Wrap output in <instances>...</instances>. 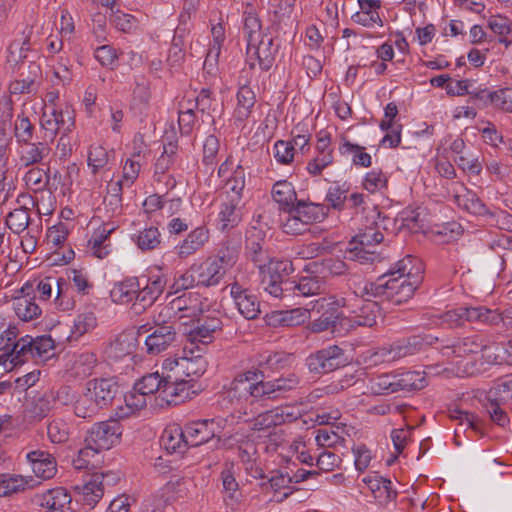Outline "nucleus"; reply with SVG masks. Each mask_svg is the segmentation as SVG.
Segmentation results:
<instances>
[{"label": "nucleus", "mask_w": 512, "mask_h": 512, "mask_svg": "<svg viewBox=\"0 0 512 512\" xmlns=\"http://www.w3.org/2000/svg\"><path fill=\"white\" fill-rule=\"evenodd\" d=\"M356 285L358 281L350 286L352 294L346 297H333V301L329 303L334 308L341 309L339 319L343 320L345 333L357 326L372 327L382 315L379 304L372 301V297L355 292Z\"/></svg>", "instance_id": "1"}, {"label": "nucleus", "mask_w": 512, "mask_h": 512, "mask_svg": "<svg viewBox=\"0 0 512 512\" xmlns=\"http://www.w3.org/2000/svg\"><path fill=\"white\" fill-rule=\"evenodd\" d=\"M417 273L418 271L412 276V280L399 278L385 280L387 275L379 277L376 282L358 280L355 292L363 296L386 298L395 304H402L414 295L415 290L421 283V281H418Z\"/></svg>", "instance_id": "2"}, {"label": "nucleus", "mask_w": 512, "mask_h": 512, "mask_svg": "<svg viewBox=\"0 0 512 512\" xmlns=\"http://www.w3.org/2000/svg\"><path fill=\"white\" fill-rule=\"evenodd\" d=\"M238 253L234 248H221L216 255L207 257L199 264H193L199 286L218 285L227 271L236 263Z\"/></svg>", "instance_id": "3"}, {"label": "nucleus", "mask_w": 512, "mask_h": 512, "mask_svg": "<svg viewBox=\"0 0 512 512\" xmlns=\"http://www.w3.org/2000/svg\"><path fill=\"white\" fill-rule=\"evenodd\" d=\"M207 362L201 354L193 355L192 350L184 347L182 355H175L163 360L161 369L167 378L175 381L191 380L200 377L206 371Z\"/></svg>", "instance_id": "4"}, {"label": "nucleus", "mask_w": 512, "mask_h": 512, "mask_svg": "<svg viewBox=\"0 0 512 512\" xmlns=\"http://www.w3.org/2000/svg\"><path fill=\"white\" fill-rule=\"evenodd\" d=\"M261 276V286L276 298L290 296L291 283L288 276L293 272L292 262L288 259H271L268 264L258 265Z\"/></svg>", "instance_id": "5"}, {"label": "nucleus", "mask_w": 512, "mask_h": 512, "mask_svg": "<svg viewBox=\"0 0 512 512\" xmlns=\"http://www.w3.org/2000/svg\"><path fill=\"white\" fill-rule=\"evenodd\" d=\"M263 378L262 370H247L238 374L231 382L227 397L240 409L244 402L252 403L253 400L266 399Z\"/></svg>", "instance_id": "6"}, {"label": "nucleus", "mask_w": 512, "mask_h": 512, "mask_svg": "<svg viewBox=\"0 0 512 512\" xmlns=\"http://www.w3.org/2000/svg\"><path fill=\"white\" fill-rule=\"evenodd\" d=\"M282 230L289 235H300L309 230V226L324 217V208L320 204L300 200L296 206L283 211Z\"/></svg>", "instance_id": "7"}, {"label": "nucleus", "mask_w": 512, "mask_h": 512, "mask_svg": "<svg viewBox=\"0 0 512 512\" xmlns=\"http://www.w3.org/2000/svg\"><path fill=\"white\" fill-rule=\"evenodd\" d=\"M54 340L50 335H42L36 338L26 335L17 340L14 345L15 359L18 363H25L30 359L45 361L54 355Z\"/></svg>", "instance_id": "8"}, {"label": "nucleus", "mask_w": 512, "mask_h": 512, "mask_svg": "<svg viewBox=\"0 0 512 512\" xmlns=\"http://www.w3.org/2000/svg\"><path fill=\"white\" fill-rule=\"evenodd\" d=\"M150 332L145 340V351L150 356L159 355L173 347L178 340L176 326L170 322L156 323L155 326L146 329L141 326L139 332Z\"/></svg>", "instance_id": "9"}, {"label": "nucleus", "mask_w": 512, "mask_h": 512, "mask_svg": "<svg viewBox=\"0 0 512 512\" xmlns=\"http://www.w3.org/2000/svg\"><path fill=\"white\" fill-rule=\"evenodd\" d=\"M122 425L114 419L94 423L87 432L85 443L96 449L108 450L120 442Z\"/></svg>", "instance_id": "10"}, {"label": "nucleus", "mask_w": 512, "mask_h": 512, "mask_svg": "<svg viewBox=\"0 0 512 512\" xmlns=\"http://www.w3.org/2000/svg\"><path fill=\"white\" fill-rule=\"evenodd\" d=\"M278 46L274 44L271 35L266 34L256 41L247 43V61L251 68L256 66V62L262 71H268L274 64L275 55Z\"/></svg>", "instance_id": "11"}, {"label": "nucleus", "mask_w": 512, "mask_h": 512, "mask_svg": "<svg viewBox=\"0 0 512 512\" xmlns=\"http://www.w3.org/2000/svg\"><path fill=\"white\" fill-rule=\"evenodd\" d=\"M347 363L344 351L337 345H332L317 351L307 358V365L311 372L325 374L332 372Z\"/></svg>", "instance_id": "12"}, {"label": "nucleus", "mask_w": 512, "mask_h": 512, "mask_svg": "<svg viewBox=\"0 0 512 512\" xmlns=\"http://www.w3.org/2000/svg\"><path fill=\"white\" fill-rule=\"evenodd\" d=\"M437 347L443 357H463L477 353L484 348V339L480 335L439 339Z\"/></svg>", "instance_id": "13"}, {"label": "nucleus", "mask_w": 512, "mask_h": 512, "mask_svg": "<svg viewBox=\"0 0 512 512\" xmlns=\"http://www.w3.org/2000/svg\"><path fill=\"white\" fill-rule=\"evenodd\" d=\"M57 285V295L55 298L56 305L63 311L70 310L74 306V301L70 295L69 283L63 277H59L54 281L51 277L40 280L36 286V293L42 300L51 297L53 284Z\"/></svg>", "instance_id": "14"}, {"label": "nucleus", "mask_w": 512, "mask_h": 512, "mask_svg": "<svg viewBox=\"0 0 512 512\" xmlns=\"http://www.w3.org/2000/svg\"><path fill=\"white\" fill-rule=\"evenodd\" d=\"M186 441L192 447L200 446L209 440L218 437L221 427L214 419L197 420L187 423L184 426Z\"/></svg>", "instance_id": "15"}, {"label": "nucleus", "mask_w": 512, "mask_h": 512, "mask_svg": "<svg viewBox=\"0 0 512 512\" xmlns=\"http://www.w3.org/2000/svg\"><path fill=\"white\" fill-rule=\"evenodd\" d=\"M203 311L204 307L200 295L189 292L174 298L168 306L163 307L159 318L163 313L169 315L171 312H182L181 317L196 318L201 315Z\"/></svg>", "instance_id": "16"}, {"label": "nucleus", "mask_w": 512, "mask_h": 512, "mask_svg": "<svg viewBox=\"0 0 512 512\" xmlns=\"http://www.w3.org/2000/svg\"><path fill=\"white\" fill-rule=\"evenodd\" d=\"M359 10L351 16V20L362 27L374 29L383 27L380 14L381 0H357Z\"/></svg>", "instance_id": "17"}, {"label": "nucleus", "mask_w": 512, "mask_h": 512, "mask_svg": "<svg viewBox=\"0 0 512 512\" xmlns=\"http://www.w3.org/2000/svg\"><path fill=\"white\" fill-rule=\"evenodd\" d=\"M40 512H70L71 496L63 487H56L37 495Z\"/></svg>", "instance_id": "18"}, {"label": "nucleus", "mask_w": 512, "mask_h": 512, "mask_svg": "<svg viewBox=\"0 0 512 512\" xmlns=\"http://www.w3.org/2000/svg\"><path fill=\"white\" fill-rule=\"evenodd\" d=\"M116 226L111 223H103L94 229L88 240L87 249L94 257L104 259L112 252L110 236L115 231Z\"/></svg>", "instance_id": "19"}, {"label": "nucleus", "mask_w": 512, "mask_h": 512, "mask_svg": "<svg viewBox=\"0 0 512 512\" xmlns=\"http://www.w3.org/2000/svg\"><path fill=\"white\" fill-rule=\"evenodd\" d=\"M139 278L138 306L144 310L153 305V303L161 296L166 286V279L163 275L153 274L146 278L145 283Z\"/></svg>", "instance_id": "20"}, {"label": "nucleus", "mask_w": 512, "mask_h": 512, "mask_svg": "<svg viewBox=\"0 0 512 512\" xmlns=\"http://www.w3.org/2000/svg\"><path fill=\"white\" fill-rule=\"evenodd\" d=\"M163 387L161 398L168 405L184 403L195 394L194 384H191V380L175 381L166 377Z\"/></svg>", "instance_id": "21"}, {"label": "nucleus", "mask_w": 512, "mask_h": 512, "mask_svg": "<svg viewBox=\"0 0 512 512\" xmlns=\"http://www.w3.org/2000/svg\"><path fill=\"white\" fill-rule=\"evenodd\" d=\"M230 294L239 313L246 319H255L260 313L257 297L243 289L238 283L230 285Z\"/></svg>", "instance_id": "22"}, {"label": "nucleus", "mask_w": 512, "mask_h": 512, "mask_svg": "<svg viewBox=\"0 0 512 512\" xmlns=\"http://www.w3.org/2000/svg\"><path fill=\"white\" fill-rule=\"evenodd\" d=\"M27 459L36 477L47 480L56 475L57 462L49 452L34 450L27 454Z\"/></svg>", "instance_id": "23"}, {"label": "nucleus", "mask_w": 512, "mask_h": 512, "mask_svg": "<svg viewBox=\"0 0 512 512\" xmlns=\"http://www.w3.org/2000/svg\"><path fill=\"white\" fill-rule=\"evenodd\" d=\"M209 237L208 228L196 227L175 247L178 257L185 259L197 253L209 241Z\"/></svg>", "instance_id": "24"}, {"label": "nucleus", "mask_w": 512, "mask_h": 512, "mask_svg": "<svg viewBox=\"0 0 512 512\" xmlns=\"http://www.w3.org/2000/svg\"><path fill=\"white\" fill-rule=\"evenodd\" d=\"M453 193L454 203L459 208L474 215H485L488 213L487 207L478 198L476 193L467 189L464 185L455 184Z\"/></svg>", "instance_id": "25"}, {"label": "nucleus", "mask_w": 512, "mask_h": 512, "mask_svg": "<svg viewBox=\"0 0 512 512\" xmlns=\"http://www.w3.org/2000/svg\"><path fill=\"white\" fill-rule=\"evenodd\" d=\"M19 162L21 166L29 167L39 165L49 156L50 147L46 142L19 143Z\"/></svg>", "instance_id": "26"}, {"label": "nucleus", "mask_w": 512, "mask_h": 512, "mask_svg": "<svg viewBox=\"0 0 512 512\" xmlns=\"http://www.w3.org/2000/svg\"><path fill=\"white\" fill-rule=\"evenodd\" d=\"M439 338L430 334L413 335L395 343L399 359L423 351L426 347L437 344Z\"/></svg>", "instance_id": "27"}, {"label": "nucleus", "mask_w": 512, "mask_h": 512, "mask_svg": "<svg viewBox=\"0 0 512 512\" xmlns=\"http://www.w3.org/2000/svg\"><path fill=\"white\" fill-rule=\"evenodd\" d=\"M139 278L127 277L114 284L110 296L117 304H129L134 302L138 305Z\"/></svg>", "instance_id": "28"}, {"label": "nucleus", "mask_w": 512, "mask_h": 512, "mask_svg": "<svg viewBox=\"0 0 512 512\" xmlns=\"http://www.w3.org/2000/svg\"><path fill=\"white\" fill-rule=\"evenodd\" d=\"M242 220V202L239 198L236 200L225 198L218 214V225L222 231L230 230L236 227Z\"/></svg>", "instance_id": "29"}, {"label": "nucleus", "mask_w": 512, "mask_h": 512, "mask_svg": "<svg viewBox=\"0 0 512 512\" xmlns=\"http://www.w3.org/2000/svg\"><path fill=\"white\" fill-rule=\"evenodd\" d=\"M137 348V337L134 332L119 334L107 347L106 354L113 360H121L130 356Z\"/></svg>", "instance_id": "30"}, {"label": "nucleus", "mask_w": 512, "mask_h": 512, "mask_svg": "<svg viewBox=\"0 0 512 512\" xmlns=\"http://www.w3.org/2000/svg\"><path fill=\"white\" fill-rule=\"evenodd\" d=\"M87 388L103 408L112 404L119 390L116 381L111 378L90 380L87 383Z\"/></svg>", "instance_id": "31"}, {"label": "nucleus", "mask_w": 512, "mask_h": 512, "mask_svg": "<svg viewBox=\"0 0 512 512\" xmlns=\"http://www.w3.org/2000/svg\"><path fill=\"white\" fill-rule=\"evenodd\" d=\"M254 0H244L243 33L247 43L266 35L262 31V23L253 4Z\"/></svg>", "instance_id": "32"}, {"label": "nucleus", "mask_w": 512, "mask_h": 512, "mask_svg": "<svg viewBox=\"0 0 512 512\" xmlns=\"http://www.w3.org/2000/svg\"><path fill=\"white\" fill-rule=\"evenodd\" d=\"M221 328V321L218 318H205L199 320L197 325L187 333L191 343L208 344L215 337V333Z\"/></svg>", "instance_id": "33"}, {"label": "nucleus", "mask_w": 512, "mask_h": 512, "mask_svg": "<svg viewBox=\"0 0 512 512\" xmlns=\"http://www.w3.org/2000/svg\"><path fill=\"white\" fill-rule=\"evenodd\" d=\"M161 443L169 453H183L190 446L186 441L184 427L178 425L170 426L163 431Z\"/></svg>", "instance_id": "34"}, {"label": "nucleus", "mask_w": 512, "mask_h": 512, "mask_svg": "<svg viewBox=\"0 0 512 512\" xmlns=\"http://www.w3.org/2000/svg\"><path fill=\"white\" fill-rule=\"evenodd\" d=\"M271 194L281 211L295 207L296 203L300 201L297 199L294 186L287 180H280L274 183Z\"/></svg>", "instance_id": "35"}, {"label": "nucleus", "mask_w": 512, "mask_h": 512, "mask_svg": "<svg viewBox=\"0 0 512 512\" xmlns=\"http://www.w3.org/2000/svg\"><path fill=\"white\" fill-rule=\"evenodd\" d=\"M416 271H418V281H422V274L424 271L422 261L416 257L407 255L403 259L396 262L386 275L395 276L398 274L396 278L412 280L411 274L413 273L414 275Z\"/></svg>", "instance_id": "36"}, {"label": "nucleus", "mask_w": 512, "mask_h": 512, "mask_svg": "<svg viewBox=\"0 0 512 512\" xmlns=\"http://www.w3.org/2000/svg\"><path fill=\"white\" fill-rule=\"evenodd\" d=\"M256 102L254 91L247 85H243L237 92V105L233 117L236 122L244 123L251 115Z\"/></svg>", "instance_id": "37"}, {"label": "nucleus", "mask_w": 512, "mask_h": 512, "mask_svg": "<svg viewBox=\"0 0 512 512\" xmlns=\"http://www.w3.org/2000/svg\"><path fill=\"white\" fill-rule=\"evenodd\" d=\"M103 478V474H93L82 486H77L86 505L94 507L103 497Z\"/></svg>", "instance_id": "38"}, {"label": "nucleus", "mask_w": 512, "mask_h": 512, "mask_svg": "<svg viewBox=\"0 0 512 512\" xmlns=\"http://www.w3.org/2000/svg\"><path fill=\"white\" fill-rule=\"evenodd\" d=\"M147 405V396L141 391H138L137 386L134 385L133 389L124 395V405L116 408V415L119 418H128Z\"/></svg>", "instance_id": "39"}, {"label": "nucleus", "mask_w": 512, "mask_h": 512, "mask_svg": "<svg viewBox=\"0 0 512 512\" xmlns=\"http://www.w3.org/2000/svg\"><path fill=\"white\" fill-rule=\"evenodd\" d=\"M141 157V151H137L133 154L132 158H128L123 166V175L120 180H118L112 191L115 192V195L118 196L122 193L123 187H130L135 180L138 178L141 164L139 162V158Z\"/></svg>", "instance_id": "40"}, {"label": "nucleus", "mask_w": 512, "mask_h": 512, "mask_svg": "<svg viewBox=\"0 0 512 512\" xmlns=\"http://www.w3.org/2000/svg\"><path fill=\"white\" fill-rule=\"evenodd\" d=\"M448 415L449 418L452 421L457 422L459 426L464 427L465 429H471L480 436L485 434L484 423L475 413L455 407L449 410Z\"/></svg>", "instance_id": "41"}, {"label": "nucleus", "mask_w": 512, "mask_h": 512, "mask_svg": "<svg viewBox=\"0 0 512 512\" xmlns=\"http://www.w3.org/2000/svg\"><path fill=\"white\" fill-rule=\"evenodd\" d=\"M498 389H491L486 397V402L483 407L489 415L492 422L500 427H505L509 424V417L506 411L501 407L500 402L497 400Z\"/></svg>", "instance_id": "42"}, {"label": "nucleus", "mask_w": 512, "mask_h": 512, "mask_svg": "<svg viewBox=\"0 0 512 512\" xmlns=\"http://www.w3.org/2000/svg\"><path fill=\"white\" fill-rule=\"evenodd\" d=\"M464 315L465 322L494 325L500 321V313L485 306L464 307Z\"/></svg>", "instance_id": "43"}, {"label": "nucleus", "mask_w": 512, "mask_h": 512, "mask_svg": "<svg viewBox=\"0 0 512 512\" xmlns=\"http://www.w3.org/2000/svg\"><path fill=\"white\" fill-rule=\"evenodd\" d=\"M103 406L98 403L96 398L92 396V393L86 388V392L83 393L75 402L74 412L77 417L89 418L98 413Z\"/></svg>", "instance_id": "44"}, {"label": "nucleus", "mask_w": 512, "mask_h": 512, "mask_svg": "<svg viewBox=\"0 0 512 512\" xmlns=\"http://www.w3.org/2000/svg\"><path fill=\"white\" fill-rule=\"evenodd\" d=\"M166 380V374L163 372L160 374L158 371L144 375L134 385L137 386L138 391H141L147 397L154 393H159L161 396V390Z\"/></svg>", "instance_id": "45"}, {"label": "nucleus", "mask_w": 512, "mask_h": 512, "mask_svg": "<svg viewBox=\"0 0 512 512\" xmlns=\"http://www.w3.org/2000/svg\"><path fill=\"white\" fill-rule=\"evenodd\" d=\"M96 364V354L93 352H83L75 357L71 366V373L78 378L88 377L92 374Z\"/></svg>", "instance_id": "46"}, {"label": "nucleus", "mask_w": 512, "mask_h": 512, "mask_svg": "<svg viewBox=\"0 0 512 512\" xmlns=\"http://www.w3.org/2000/svg\"><path fill=\"white\" fill-rule=\"evenodd\" d=\"M399 391L420 390L427 386L425 372L406 371L397 374Z\"/></svg>", "instance_id": "47"}, {"label": "nucleus", "mask_w": 512, "mask_h": 512, "mask_svg": "<svg viewBox=\"0 0 512 512\" xmlns=\"http://www.w3.org/2000/svg\"><path fill=\"white\" fill-rule=\"evenodd\" d=\"M264 233L262 230L252 228L246 234V249L251 254L252 261L259 265L263 258Z\"/></svg>", "instance_id": "48"}, {"label": "nucleus", "mask_w": 512, "mask_h": 512, "mask_svg": "<svg viewBox=\"0 0 512 512\" xmlns=\"http://www.w3.org/2000/svg\"><path fill=\"white\" fill-rule=\"evenodd\" d=\"M289 356L283 352H263L257 356L256 363L258 368L256 370L275 371L282 368L287 362Z\"/></svg>", "instance_id": "49"}, {"label": "nucleus", "mask_w": 512, "mask_h": 512, "mask_svg": "<svg viewBox=\"0 0 512 512\" xmlns=\"http://www.w3.org/2000/svg\"><path fill=\"white\" fill-rule=\"evenodd\" d=\"M245 188V172L241 166H237L232 176L226 181L225 184V198L242 202V194Z\"/></svg>", "instance_id": "50"}, {"label": "nucleus", "mask_w": 512, "mask_h": 512, "mask_svg": "<svg viewBox=\"0 0 512 512\" xmlns=\"http://www.w3.org/2000/svg\"><path fill=\"white\" fill-rule=\"evenodd\" d=\"M28 482L23 476L0 474V497L24 491Z\"/></svg>", "instance_id": "51"}, {"label": "nucleus", "mask_w": 512, "mask_h": 512, "mask_svg": "<svg viewBox=\"0 0 512 512\" xmlns=\"http://www.w3.org/2000/svg\"><path fill=\"white\" fill-rule=\"evenodd\" d=\"M16 315L23 321H31L41 314V309L32 298L19 297L14 303Z\"/></svg>", "instance_id": "52"}, {"label": "nucleus", "mask_w": 512, "mask_h": 512, "mask_svg": "<svg viewBox=\"0 0 512 512\" xmlns=\"http://www.w3.org/2000/svg\"><path fill=\"white\" fill-rule=\"evenodd\" d=\"M135 242L142 251H149L161 244V233L157 227H147L136 235Z\"/></svg>", "instance_id": "53"}, {"label": "nucleus", "mask_w": 512, "mask_h": 512, "mask_svg": "<svg viewBox=\"0 0 512 512\" xmlns=\"http://www.w3.org/2000/svg\"><path fill=\"white\" fill-rule=\"evenodd\" d=\"M488 27L497 34L499 42L509 46L512 40L508 39V35L512 31V22L509 18L501 15L491 16L488 20Z\"/></svg>", "instance_id": "54"}, {"label": "nucleus", "mask_w": 512, "mask_h": 512, "mask_svg": "<svg viewBox=\"0 0 512 512\" xmlns=\"http://www.w3.org/2000/svg\"><path fill=\"white\" fill-rule=\"evenodd\" d=\"M290 295L311 296L320 293L321 282L315 277H302L298 283H291Z\"/></svg>", "instance_id": "55"}, {"label": "nucleus", "mask_w": 512, "mask_h": 512, "mask_svg": "<svg viewBox=\"0 0 512 512\" xmlns=\"http://www.w3.org/2000/svg\"><path fill=\"white\" fill-rule=\"evenodd\" d=\"M342 154L352 155V162L356 166L369 167L372 164L370 154L365 152V148L349 141H344L340 147Z\"/></svg>", "instance_id": "56"}, {"label": "nucleus", "mask_w": 512, "mask_h": 512, "mask_svg": "<svg viewBox=\"0 0 512 512\" xmlns=\"http://www.w3.org/2000/svg\"><path fill=\"white\" fill-rule=\"evenodd\" d=\"M432 323L449 328L463 326L465 324L464 306L457 307L448 310L443 314L434 316Z\"/></svg>", "instance_id": "57"}, {"label": "nucleus", "mask_w": 512, "mask_h": 512, "mask_svg": "<svg viewBox=\"0 0 512 512\" xmlns=\"http://www.w3.org/2000/svg\"><path fill=\"white\" fill-rule=\"evenodd\" d=\"M348 192L349 187L346 183H336L328 188L325 200L331 208L341 211L344 209Z\"/></svg>", "instance_id": "58"}, {"label": "nucleus", "mask_w": 512, "mask_h": 512, "mask_svg": "<svg viewBox=\"0 0 512 512\" xmlns=\"http://www.w3.org/2000/svg\"><path fill=\"white\" fill-rule=\"evenodd\" d=\"M30 217L27 208H17L6 217V225L16 234L25 231L29 225Z\"/></svg>", "instance_id": "59"}, {"label": "nucleus", "mask_w": 512, "mask_h": 512, "mask_svg": "<svg viewBox=\"0 0 512 512\" xmlns=\"http://www.w3.org/2000/svg\"><path fill=\"white\" fill-rule=\"evenodd\" d=\"M295 7V0H279L274 10V25L281 29L282 25L288 26L292 23V13Z\"/></svg>", "instance_id": "60"}, {"label": "nucleus", "mask_w": 512, "mask_h": 512, "mask_svg": "<svg viewBox=\"0 0 512 512\" xmlns=\"http://www.w3.org/2000/svg\"><path fill=\"white\" fill-rule=\"evenodd\" d=\"M47 435L52 443H64L70 435L69 424L62 419H54L47 426Z\"/></svg>", "instance_id": "61"}, {"label": "nucleus", "mask_w": 512, "mask_h": 512, "mask_svg": "<svg viewBox=\"0 0 512 512\" xmlns=\"http://www.w3.org/2000/svg\"><path fill=\"white\" fill-rule=\"evenodd\" d=\"M268 412L271 418V424L273 428L288 423H292L296 421L299 417L298 412L294 408L289 406L276 407L274 409L268 410Z\"/></svg>", "instance_id": "62"}, {"label": "nucleus", "mask_w": 512, "mask_h": 512, "mask_svg": "<svg viewBox=\"0 0 512 512\" xmlns=\"http://www.w3.org/2000/svg\"><path fill=\"white\" fill-rule=\"evenodd\" d=\"M97 326V319L92 311L80 313L74 320L72 334L80 337L92 331Z\"/></svg>", "instance_id": "63"}, {"label": "nucleus", "mask_w": 512, "mask_h": 512, "mask_svg": "<svg viewBox=\"0 0 512 512\" xmlns=\"http://www.w3.org/2000/svg\"><path fill=\"white\" fill-rule=\"evenodd\" d=\"M26 186L34 191L42 190L47 182L48 176L43 168L35 166L30 168L23 177Z\"/></svg>", "instance_id": "64"}]
</instances>
